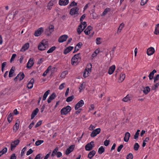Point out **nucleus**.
Masks as SVG:
<instances>
[{"mask_svg": "<svg viewBox=\"0 0 159 159\" xmlns=\"http://www.w3.org/2000/svg\"><path fill=\"white\" fill-rule=\"evenodd\" d=\"M80 53L75 54L72 57L71 60V64L72 65L76 66L80 61L81 57H80Z\"/></svg>", "mask_w": 159, "mask_h": 159, "instance_id": "obj_1", "label": "nucleus"}, {"mask_svg": "<svg viewBox=\"0 0 159 159\" xmlns=\"http://www.w3.org/2000/svg\"><path fill=\"white\" fill-rule=\"evenodd\" d=\"M92 65L91 63L88 64L85 68L83 73V76L86 78L89 76V74L91 71Z\"/></svg>", "mask_w": 159, "mask_h": 159, "instance_id": "obj_2", "label": "nucleus"}, {"mask_svg": "<svg viewBox=\"0 0 159 159\" xmlns=\"http://www.w3.org/2000/svg\"><path fill=\"white\" fill-rule=\"evenodd\" d=\"M48 46V42L45 40H43L40 43L38 46V49L40 51H43Z\"/></svg>", "mask_w": 159, "mask_h": 159, "instance_id": "obj_3", "label": "nucleus"}, {"mask_svg": "<svg viewBox=\"0 0 159 159\" xmlns=\"http://www.w3.org/2000/svg\"><path fill=\"white\" fill-rule=\"evenodd\" d=\"M87 25V23L85 21L80 23V24L79 25L77 29V32L79 34H80L81 33L86 27Z\"/></svg>", "mask_w": 159, "mask_h": 159, "instance_id": "obj_4", "label": "nucleus"}, {"mask_svg": "<svg viewBox=\"0 0 159 159\" xmlns=\"http://www.w3.org/2000/svg\"><path fill=\"white\" fill-rule=\"evenodd\" d=\"M71 110V107L69 106L62 108L61 110V115H66Z\"/></svg>", "mask_w": 159, "mask_h": 159, "instance_id": "obj_5", "label": "nucleus"}, {"mask_svg": "<svg viewBox=\"0 0 159 159\" xmlns=\"http://www.w3.org/2000/svg\"><path fill=\"white\" fill-rule=\"evenodd\" d=\"M101 131V129L100 128H98L93 130L90 134V136L92 138L95 137L100 133Z\"/></svg>", "mask_w": 159, "mask_h": 159, "instance_id": "obj_6", "label": "nucleus"}, {"mask_svg": "<svg viewBox=\"0 0 159 159\" xmlns=\"http://www.w3.org/2000/svg\"><path fill=\"white\" fill-rule=\"evenodd\" d=\"M94 143L91 141L90 143L87 144L85 146V149L87 151L91 150L94 147Z\"/></svg>", "mask_w": 159, "mask_h": 159, "instance_id": "obj_7", "label": "nucleus"}, {"mask_svg": "<svg viewBox=\"0 0 159 159\" xmlns=\"http://www.w3.org/2000/svg\"><path fill=\"white\" fill-rule=\"evenodd\" d=\"M20 143V140L19 139L15 140L12 142L11 143V151H13L16 146Z\"/></svg>", "mask_w": 159, "mask_h": 159, "instance_id": "obj_8", "label": "nucleus"}, {"mask_svg": "<svg viewBox=\"0 0 159 159\" xmlns=\"http://www.w3.org/2000/svg\"><path fill=\"white\" fill-rule=\"evenodd\" d=\"M79 8L77 7H74L71 9L70 11V14L72 15L78 14Z\"/></svg>", "mask_w": 159, "mask_h": 159, "instance_id": "obj_9", "label": "nucleus"}, {"mask_svg": "<svg viewBox=\"0 0 159 159\" xmlns=\"http://www.w3.org/2000/svg\"><path fill=\"white\" fill-rule=\"evenodd\" d=\"M34 63L33 58H30L27 64L26 67L28 69L30 68L34 65Z\"/></svg>", "mask_w": 159, "mask_h": 159, "instance_id": "obj_10", "label": "nucleus"}, {"mask_svg": "<svg viewBox=\"0 0 159 159\" xmlns=\"http://www.w3.org/2000/svg\"><path fill=\"white\" fill-rule=\"evenodd\" d=\"M84 104V102L83 100L80 101L75 105V110H77L80 107H82Z\"/></svg>", "mask_w": 159, "mask_h": 159, "instance_id": "obj_11", "label": "nucleus"}, {"mask_svg": "<svg viewBox=\"0 0 159 159\" xmlns=\"http://www.w3.org/2000/svg\"><path fill=\"white\" fill-rule=\"evenodd\" d=\"M43 31V29L42 27L39 28L37 30H36L34 32V35L36 37H38L40 36L41 33Z\"/></svg>", "mask_w": 159, "mask_h": 159, "instance_id": "obj_12", "label": "nucleus"}, {"mask_svg": "<svg viewBox=\"0 0 159 159\" xmlns=\"http://www.w3.org/2000/svg\"><path fill=\"white\" fill-rule=\"evenodd\" d=\"M68 38L67 35L64 34L61 36L58 39V42L60 43H63L66 41Z\"/></svg>", "mask_w": 159, "mask_h": 159, "instance_id": "obj_13", "label": "nucleus"}, {"mask_svg": "<svg viewBox=\"0 0 159 159\" xmlns=\"http://www.w3.org/2000/svg\"><path fill=\"white\" fill-rule=\"evenodd\" d=\"M57 0H51L48 3L47 7L48 9L49 10H51L52 8V7L56 2Z\"/></svg>", "mask_w": 159, "mask_h": 159, "instance_id": "obj_14", "label": "nucleus"}, {"mask_svg": "<svg viewBox=\"0 0 159 159\" xmlns=\"http://www.w3.org/2000/svg\"><path fill=\"white\" fill-rule=\"evenodd\" d=\"M74 145H72L70 146L66 150V154L67 155L69 154L75 148Z\"/></svg>", "mask_w": 159, "mask_h": 159, "instance_id": "obj_15", "label": "nucleus"}, {"mask_svg": "<svg viewBox=\"0 0 159 159\" xmlns=\"http://www.w3.org/2000/svg\"><path fill=\"white\" fill-rule=\"evenodd\" d=\"M155 52V49L153 47H150L147 50V54L148 56L152 55Z\"/></svg>", "mask_w": 159, "mask_h": 159, "instance_id": "obj_16", "label": "nucleus"}, {"mask_svg": "<svg viewBox=\"0 0 159 159\" xmlns=\"http://www.w3.org/2000/svg\"><path fill=\"white\" fill-rule=\"evenodd\" d=\"M69 0H59V4L60 6H66L69 3Z\"/></svg>", "mask_w": 159, "mask_h": 159, "instance_id": "obj_17", "label": "nucleus"}, {"mask_svg": "<svg viewBox=\"0 0 159 159\" xmlns=\"http://www.w3.org/2000/svg\"><path fill=\"white\" fill-rule=\"evenodd\" d=\"M29 44L27 43H25L20 49V51L24 52L28 49L29 47Z\"/></svg>", "mask_w": 159, "mask_h": 159, "instance_id": "obj_18", "label": "nucleus"}, {"mask_svg": "<svg viewBox=\"0 0 159 159\" xmlns=\"http://www.w3.org/2000/svg\"><path fill=\"white\" fill-rule=\"evenodd\" d=\"M92 29L93 27L91 26H89L84 30V32L86 35H88L90 33V31Z\"/></svg>", "mask_w": 159, "mask_h": 159, "instance_id": "obj_19", "label": "nucleus"}, {"mask_svg": "<svg viewBox=\"0 0 159 159\" xmlns=\"http://www.w3.org/2000/svg\"><path fill=\"white\" fill-rule=\"evenodd\" d=\"M116 69V66L114 65H113L110 66L108 70V73L109 74L111 75L114 72Z\"/></svg>", "mask_w": 159, "mask_h": 159, "instance_id": "obj_20", "label": "nucleus"}, {"mask_svg": "<svg viewBox=\"0 0 159 159\" xmlns=\"http://www.w3.org/2000/svg\"><path fill=\"white\" fill-rule=\"evenodd\" d=\"M56 97V93H53L48 98L47 102L48 103H50L51 101L54 99Z\"/></svg>", "mask_w": 159, "mask_h": 159, "instance_id": "obj_21", "label": "nucleus"}, {"mask_svg": "<svg viewBox=\"0 0 159 159\" xmlns=\"http://www.w3.org/2000/svg\"><path fill=\"white\" fill-rule=\"evenodd\" d=\"M74 47L72 46H69L66 48L64 50L63 53L64 54H66L71 51L73 48Z\"/></svg>", "mask_w": 159, "mask_h": 159, "instance_id": "obj_22", "label": "nucleus"}, {"mask_svg": "<svg viewBox=\"0 0 159 159\" xmlns=\"http://www.w3.org/2000/svg\"><path fill=\"white\" fill-rule=\"evenodd\" d=\"M39 111V110L38 108H36L32 112L31 115V120H32L34 117L37 115Z\"/></svg>", "mask_w": 159, "mask_h": 159, "instance_id": "obj_23", "label": "nucleus"}, {"mask_svg": "<svg viewBox=\"0 0 159 159\" xmlns=\"http://www.w3.org/2000/svg\"><path fill=\"white\" fill-rule=\"evenodd\" d=\"M125 77V75L123 73H121L120 75V78L119 79V82L121 83L123 81Z\"/></svg>", "mask_w": 159, "mask_h": 159, "instance_id": "obj_24", "label": "nucleus"}, {"mask_svg": "<svg viewBox=\"0 0 159 159\" xmlns=\"http://www.w3.org/2000/svg\"><path fill=\"white\" fill-rule=\"evenodd\" d=\"M96 154L95 151L93 150L89 152L88 155V157L90 159H91Z\"/></svg>", "mask_w": 159, "mask_h": 159, "instance_id": "obj_25", "label": "nucleus"}, {"mask_svg": "<svg viewBox=\"0 0 159 159\" xmlns=\"http://www.w3.org/2000/svg\"><path fill=\"white\" fill-rule=\"evenodd\" d=\"M130 136V134L129 132H126L125 134L124 141L125 142H128L129 140Z\"/></svg>", "mask_w": 159, "mask_h": 159, "instance_id": "obj_26", "label": "nucleus"}, {"mask_svg": "<svg viewBox=\"0 0 159 159\" xmlns=\"http://www.w3.org/2000/svg\"><path fill=\"white\" fill-rule=\"evenodd\" d=\"M131 99V96L130 95L128 94L124 98L122 99V101L124 102H127L128 101H130Z\"/></svg>", "mask_w": 159, "mask_h": 159, "instance_id": "obj_27", "label": "nucleus"}, {"mask_svg": "<svg viewBox=\"0 0 159 159\" xmlns=\"http://www.w3.org/2000/svg\"><path fill=\"white\" fill-rule=\"evenodd\" d=\"M157 72V71L156 70H153L152 72H151L149 75L148 77L150 80H151L154 77V75L155 73Z\"/></svg>", "mask_w": 159, "mask_h": 159, "instance_id": "obj_28", "label": "nucleus"}, {"mask_svg": "<svg viewBox=\"0 0 159 159\" xmlns=\"http://www.w3.org/2000/svg\"><path fill=\"white\" fill-rule=\"evenodd\" d=\"M34 82V80L33 79H32L30 80L27 85V87L28 89H31L33 88Z\"/></svg>", "mask_w": 159, "mask_h": 159, "instance_id": "obj_29", "label": "nucleus"}, {"mask_svg": "<svg viewBox=\"0 0 159 159\" xmlns=\"http://www.w3.org/2000/svg\"><path fill=\"white\" fill-rule=\"evenodd\" d=\"M150 91V89L148 86H147L143 88V93L145 94H148Z\"/></svg>", "mask_w": 159, "mask_h": 159, "instance_id": "obj_30", "label": "nucleus"}, {"mask_svg": "<svg viewBox=\"0 0 159 159\" xmlns=\"http://www.w3.org/2000/svg\"><path fill=\"white\" fill-rule=\"evenodd\" d=\"M52 69V66H49L46 69V70L44 72L43 74V76H46L47 74L49 72V71H50Z\"/></svg>", "mask_w": 159, "mask_h": 159, "instance_id": "obj_31", "label": "nucleus"}, {"mask_svg": "<svg viewBox=\"0 0 159 159\" xmlns=\"http://www.w3.org/2000/svg\"><path fill=\"white\" fill-rule=\"evenodd\" d=\"M85 88V84L84 82H83L79 88L80 92H81L82 90H83Z\"/></svg>", "mask_w": 159, "mask_h": 159, "instance_id": "obj_32", "label": "nucleus"}, {"mask_svg": "<svg viewBox=\"0 0 159 159\" xmlns=\"http://www.w3.org/2000/svg\"><path fill=\"white\" fill-rule=\"evenodd\" d=\"M105 151V149L103 146H101L98 149V152L99 154H102Z\"/></svg>", "mask_w": 159, "mask_h": 159, "instance_id": "obj_33", "label": "nucleus"}, {"mask_svg": "<svg viewBox=\"0 0 159 159\" xmlns=\"http://www.w3.org/2000/svg\"><path fill=\"white\" fill-rule=\"evenodd\" d=\"M56 48V47L54 46L51 48L47 52V53L52 52Z\"/></svg>", "mask_w": 159, "mask_h": 159, "instance_id": "obj_34", "label": "nucleus"}, {"mask_svg": "<svg viewBox=\"0 0 159 159\" xmlns=\"http://www.w3.org/2000/svg\"><path fill=\"white\" fill-rule=\"evenodd\" d=\"M50 92V90H48L43 95V101H45L46 99V98L47 97L48 94Z\"/></svg>", "mask_w": 159, "mask_h": 159, "instance_id": "obj_35", "label": "nucleus"}, {"mask_svg": "<svg viewBox=\"0 0 159 159\" xmlns=\"http://www.w3.org/2000/svg\"><path fill=\"white\" fill-rule=\"evenodd\" d=\"M154 34L157 35L159 34V24H158L155 26Z\"/></svg>", "mask_w": 159, "mask_h": 159, "instance_id": "obj_36", "label": "nucleus"}, {"mask_svg": "<svg viewBox=\"0 0 159 159\" xmlns=\"http://www.w3.org/2000/svg\"><path fill=\"white\" fill-rule=\"evenodd\" d=\"M48 29L50 33L51 34L54 31V26L53 25H51L49 26Z\"/></svg>", "mask_w": 159, "mask_h": 159, "instance_id": "obj_37", "label": "nucleus"}, {"mask_svg": "<svg viewBox=\"0 0 159 159\" xmlns=\"http://www.w3.org/2000/svg\"><path fill=\"white\" fill-rule=\"evenodd\" d=\"M159 86V82L156 84H155L152 87V89L153 90H155Z\"/></svg>", "mask_w": 159, "mask_h": 159, "instance_id": "obj_38", "label": "nucleus"}, {"mask_svg": "<svg viewBox=\"0 0 159 159\" xmlns=\"http://www.w3.org/2000/svg\"><path fill=\"white\" fill-rule=\"evenodd\" d=\"M13 67L11 68L9 72L8 76L10 78L11 77L13 76L12 74L14 72V70L13 69Z\"/></svg>", "mask_w": 159, "mask_h": 159, "instance_id": "obj_39", "label": "nucleus"}, {"mask_svg": "<svg viewBox=\"0 0 159 159\" xmlns=\"http://www.w3.org/2000/svg\"><path fill=\"white\" fill-rule=\"evenodd\" d=\"M110 10V8H106L104 10L103 12L102 16H104L106 15V14L107 13V12L109 11Z\"/></svg>", "mask_w": 159, "mask_h": 159, "instance_id": "obj_40", "label": "nucleus"}, {"mask_svg": "<svg viewBox=\"0 0 159 159\" xmlns=\"http://www.w3.org/2000/svg\"><path fill=\"white\" fill-rule=\"evenodd\" d=\"M140 131V130L139 129H138L137 130L134 136V139H137L138 138L139 135V132Z\"/></svg>", "mask_w": 159, "mask_h": 159, "instance_id": "obj_41", "label": "nucleus"}, {"mask_svg": "<svg viewBox=\"0 0 159 159\" xmlns=\"http://www.w3.org/2000/svg\"><path fill=\"white\" fill-rule=\"evenodd\" d=\"M7 120L10 123L12 119V115L11 113L10 114L7 116Z\"/></svg>", "mask_w": 159, "mask_h": 159, "instance_id": "obj_42", "label": "nucleus"}, {"mask_svg": "<svg viewBox=\"0 0 159 159\" xmlns=\"http://www.w3.org/2000/svg\"><path fill=\"white\" fill-rule=\"evenodd\" d=\"M102 39L100 38H97L96 39V43L97 45H99L101 43Z\"/></svg>", "mask_w": 159, "mask_h": 159, "instance_id": "obj_43", "label": "nucleus"}, {"mask_svg": "<svg viewBox=\"0 0 159 159\" xmlns=\"http://www.w3.org/2000/svg\"><path fill=\"white\" fill-rule=\"evenodd\" d=\"M44 142L43 140H38L36 141L35 143V144L36 146H38Z\"/></svg>", "mask_w": 159, "mask_h": 159, "instance_id": "obj_44", "label": "nucleus"}, {"mask_svg": "<svg viewBox=\"0 0 159 159\" xmlns=\"http://www.w3.org/2000/svg\"><path fill=\"white\" fill-rule=\"evenodd\" d=\"M58 148L56 147L55 149L53 151L52 153L51 154L52 157H53L56 154L57 151L58 150Z\"/></svg>", "mask_w": 159, "mask_h": 159, "instance_id": "obj_45", "label": "nucleus"}, {"mask_svg": "<svg viewBox=\"0 0 159 159\" xmlns=\"http://www.w3.org/2000/svg\"><path fill=\"white\" fill-rule=\"evenodd\" d=\"M139 147L138 143H135L134 145V148L135 151H137L139 149Z\"/></svg>", "mask_w": 159, "mask_h": 159, "instance_id": "obj_46", "label": "nucleus"}, {"mask_svg": "<svg viewBox=\"0 0 159 159\" xmlns=\"http://www.w3.org/2000/svg\"><path fill=\"white\" fill-rule=\"evenodd\" d=\"M74 98V97L73 95L69 97L66 99V101L67 102H70Z\"/></svg>", "mask_w": 159, "mask_h": 159, "instance_id": "obj_47", "label": "nucleus"}, {"mask_svg": "<svg viewBox=\"0 0 159 159\" xmlns=\"http://www.w3.org/2000/svg\"><path fill=\"white\" fill-rule=\"evenodd\" d=\"M133 155L131 153H129L126 156L127 159H133Z\"/></svg>", "mask_w": 159, "mask_h": 159, "instance_id": "obj_48", "label": "nucleus"}, {"mask_svg": "<svg viewBox=\"0 0 159 159\" xmlns=\"http://www.w3.org/2000/svg\"><path fill=\"white\" fill-rule=\"evenodd\" d=\"M154 82L155 83L156 81L159 80V75H157L153 78Z\"/></svg>", "mask_w": 159, "mask_h": 159, "instance_id": "obj_49", "label": "nucleus"}, {"mask_svg": "<svg viewBox=\"0 0 159 159\" xmlns=\"http://www.w3.org/2000/svg\"><path fill=\"white\" fill-rule=\"evenodd\" d=\"M26 147H24L22 150L21 152L20 153V156H23L24 155L25 151H26Z\"/></svg>", "mask_w": 159, "mask_h": 159, "instance_id": "obj_50", "label": "nucleus"}, {"mask_svg": "<svg viewBox=\"0 0 159 159\" xmlns=\"http://www.w3.org/2000/svg\"><path fill=\"white\" fill-rule=\"evenodd\" d=\"M124 24L123 23L121 24L118 28V30L121 31L123 28V27H124Z\"/></svg>", "mask_w": 159, "mask_h": 159, "instance_id": "obj_51", "label": "nucleus"}, {"mask_svg": "<svg viewBox=\"0 0 159 159\" xmlns=\"http://www.w3.org/2000/svg\"><path fill=\"white\" fill-rule=\"evenodd\" d=\"M25 77V75L24 74V73H22L21 74V73H20V76L19 77V80L20 81H21L22 80L23 78Z\"/></svg>", "mask_w": 159, "mask_h": 159, "instance_id": "obj_52", "label": "nucleus"}, {"mask_svg": "<svg viewBox=\"0 0 159 159\" xmlns=\"http://www.w3.org/2000/svg\"><path fill=\"white\" fill-rule=\"evenodd\" d=\"M33 152V151L32 149L31 148H30L29 150L27 152L26 155L28 156L30 154H31Z\"/></svg>", "mask_w": 159, "mask_h": 159, "instance_id": "obj_53", "label": "nucleus"}, {"mask_svg": "<svg viewBox=\"0 0 159 159\" xmlns=\"http://www.w3.org/2000/svg\"><path fill=\"white\" fill-rule=\"evenodd\" d=\"M148 0H141V5L142 6L144 5L148 2Z\"/></svg>", "mask_w": 159, "mask_h": 159, "instance_id": "obj_54", "label": "nucleus"}, {"mask_svg": "<svg viewBox=\"0 0 159 159\" xmlns=\"http://www.w3.org/2000/svg\"><path fill=\"white\" fill-rule=\"evenodd\" d=\"M95 126L91 124L90 125L89 127V130H93V129L95 128Z\"/></svg>", "mask_w": 159, "mask_h": 159, "instance_id": "obj_55", "label": "nucleus"}, {"mask_svg": "<svg viewBox=\"0 0 159 159\" xmlns=\"http://www.w3.org/2000/svg\"><path fill=\"white\" fill-rule=\"evenodd\" d=\"M42 123V121H38L36 124L35 125V128H36L39 126Z\"/></svg>", "mask_w": 159, "mask_h": 159, "instance_id": "obj_56", "label": "nucleus"}, {"mask_svg": "<svg viewBox=\"0 0 159 159\" xmlns=\"http://www.w3.org/2000/svg\"><path fill=\"white\" fill-rule=\"evenodd\" d=\"M19 123H18L17 122H16L15 125L14 126V128H16V130H17L19 128Z\"/></svg>", "mask_w": 159, "mask_h": 159, "instance_id": "obj_57", "label": "nucleus"}, {"mask_svg": "<svg viewBox=\"0 0 159 159\" xmlns=\"http://www.w3.org/2000/svg\"><path fill=\"white\" fill-rule=\"evenodd\" d=\"M110 142L109 140H106L104 142V145L106 146H108Z\"/></svg>", "mask_w": 159, "mask_h": 159, "instance_id": "obj_58", "label": "nucleus"}, {"mask_svg": "<svg viewBox=\"0 0 159 159\" xmlns=\"http://www.w3.org/2000/svg\"><path fill=\"white\" fill-rule=\"evenodd\" d=\"M56 155H57V157L58 158H59L62 156V154L60 152H57Z\"/></svg>", "mask_w": 159, "mask_h": 159, "instance_id": "obj_59", "label": "nucleus"}, {"mask_svg": "<svg viewBox=\"0 0 159 159\" xmlns=\"http://www.w3.org/2000/svg\"><path fill=\"white\" fill-rule=\"evenodd\" d=\"M123 145L122 144H121L117 148V151L118 152H120L122 149V148H123Z\"/></svg>", "mask_w": 159, "mask_h": 159, "instance_id": "obj_60", "label": "nucleus"}, {"mask_svg": "<svg viewBox=\"0 0 159 159\" xmlns=\"http://www.w3.org/2000/svg\"><path fill=\"white\" fill-rule=\"evenodd\" d=\"M77 3L75 2V1L72 2L70 4V7H73L77 6Z\"/></svg>", "mask_w": 159, "mask_h": 159, "instance_id": "obj_61", "label": "nucleus"}, {"mask_svg": "<svg viewBox=\"0 0 159 159\" xmlns=\"http://www.w3.org/2000/svg\"><path fill=\"white\" fill-rule=\"evenodd\" d=\"M65 84V83H63L60 84L59 87V89L62 90L64 88Z\"/></svg>", "mask_w": 159, "mask_h": 159, "instance_id": "obj_62", "label": "nucleus"}, {"mask_svg": "<svg viewBox=\"0 0 159 159\" xmlns=\"http://www.w3.org/2000/svg\"><path fill=\"white\" fill-rule=\"evenodd\" d=\"M7 148L6 147L4 148H3V149L0 151L2 153H3V154L6 152L7 151Z\"/></svg>", "mask_w": 159, "mask_h": 159, "instance_id": "obj_63", "label": "nucleus"}, {"mask_svg": "<svg viewBox=\"0 0 159 159\" xmlns=\"http://www.w3.org/2000/svg\"><path fill=\"white\" fill-rule=\"evenodd\" d=\"M10 159H16V156L15 154L13 153L12 154L11 156Z\"/></svg>", "mask_w": 159, "mask_h": 159, "instance_id": "obj_64", "label": "nucleus"}]
</instances>
